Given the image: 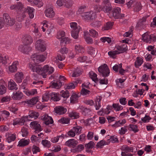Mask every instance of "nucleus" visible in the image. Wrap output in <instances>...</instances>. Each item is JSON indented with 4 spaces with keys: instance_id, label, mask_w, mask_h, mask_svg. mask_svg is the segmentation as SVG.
I'll use <instances>...</instances> for the list:
<instances>
[{
    "instance_id": "f257e3e1",
    "label": "nucleus",
    "mask_w": 156,
    "mask_h": 156,
    "mask_svg": "<svg viewBox=\"0 0 156 156\" xmlns=\"http://www.w3.org/2000/svg\"><path fill=\"white\" fill-rule=\"evenodd\" d=\"M29 67L33 72H36L41 75L44 78H46L47 74H52L54 71L53 67L48 65H45L42 68L38 65L30 63L29 64Z\"/></svg>"
},
{
    "instance_id": "f03ea898",
    "label": "nucleus",
    "mask_w": 156,
    "mask_h": 156,
    "mask_svg": "<svg viewBox=\"0 0 156 156\" xmlns=\"http://www.w3.org/2000/svg\"><path fill=\"white\" fill-rule=\"evenodd\" d=\"M9 8L11 10L14 9L18 11L17 19L19 21L23 20V18L26 17L27 10L21 3L19 2L16 5H11Z\"/></svg>"
},
{
    "instance_id": "7ed1b4c3",
    "label": "nucleus",
    "mask_w": 156,
    "mask_h": 156,
    "mask_svg": "<svg viewBox=\"0 0 156 156\" xmlns=\"http://www.w3.org/2000/svg\"><path fill=\"white\" fill-rule=\"evenodd\" d=\"M71 30V36L74 39H77L78 37V34L81 29L80 27L76 23L72 22L70 23Z\"/></svg>"
},
{
    "instance_id": "20e7f679",
    "label": "nucleus",
    "mask_w": 156,
    "mask_h": 156,
    "mask_svg": "<svg viewBox=\"0 0 156 156\" xmlns=\"http://www.w3.org/2000/svg\"><path fill=\"white\" fill-rule=\"evenodd\" d=\"M121 11V9L119 7L114 8L111 11L110 13H109L108 16L111 18H120L122 16L120 14Z\"/></svg>"
},
{
    "instance_id": "39448f33",
    "label": "nucleus",
    "mask_w": 156,
    "mask_h": 156,
    "mask_svg": "<svg viewBox=\"0 0 156 156\" xmlns=\"http://www.w3.org/2000/svg\"><path fill=\"white\" fill-rule=\"evenodd\" d=\"M31 58L34 62L38 64L44 61L46 58V57L43 55L35 54L33 55Z\"/></svg>"
},
{
    "instance_id": "423d86ee",
    "label": "nucleus",
    "mask_w": 156,
    "mask_h": 156,
    "mask_svg": "<svg viewBox=\"0 0 156 156\" xmlns=\"http://www.w3.org/2000/svg\"><path fill=\"white\" fill-rule=\"evenodd\" d=\"M98 71L103 76H108L110 73L109 70L105 64L100 66L98 68Z\"/></svg>"
},
{
    "instance_id": "0eeeda50",
    "label": "nucleus",
    "mask_w": 156,
    "mask_h": 156,
    "mask_svg": "<svg viewBox=\"0 0 156 156\" xmlns=\"http://www.w3.org/2000/svg\"><path fill=\"white\" fill-rule=\"evenodd\" d=\"M81 16L84 20H93L95 18V13H93L92 11L83 12L81 13Z\"/></svg>"
},
{
    "instance_id": "6e6552de",
    "label": "nucleus",
    "mask_w": 156,
    "mask_h": 156,
    "mask_svg": "<svg viewBox=\"0 0 156 156\" xmlns=\"http://www.w3.org/2000/svg\"><path fill=\"white\" fill-rule=\"evenodd\" d=\"M3 18L7 25L11 26L14 24L15 22V19L10 18L8 14L4 13L3 15Z\"/></svg>"
},
{
    "instance_id": "1a4fd4ad",
    "label": "nucleus",
    "mask_w": 156,
    "mask_h": 156,
    "mask_svg": "<svg viewBox=\"0 0 156 156\" xmlns=\"http://www.w3.org/2000/svg\"><path fill=\"white\" fill-rule=\"evenodd\" d=\"M35 47L36 49L41 51H44L46 49L44 42L43 41L39 39L35 43Z\"/></svg>"
},
{
    "instance_id": "9d476101",
    "label": "nucleus",
    "mask_w": 156,
    "mask_h": 156,
    "mask_svg": "<svg viewBox=\"0 0 156 156\" xmlns=\"http://www.w3.org/2000/svg\"><path fill=\"white\" fill-rule=\"evenodd\" d=\"M41 119L44 121L45 124L46 125L52 124L53 122V120L50 116L48 115L45 114L41 117Z\"/></svg>"
},
{
    "instance_id": "9b49d317",
    "label": "nucleus",
    "mask_w": 156,
    "mask_h": 156,
    "mask_svg": "<svg viewBox=\"0 0 156 156\" xmlns=\"http://www.w3.org/2000/svg\"><path fill=\"white\" fill-rule=\"evenodd\" d=\"M46 16L49 18H53L55 15V12L52 7L47 8L44 11Z\"/></svg>"
},
{
    "instance_id": "f8f14e48",
    "label": "nucleus",
    "mask_w": 156,
    "mask_h": 156,
    "mask_svg": "<svg viewBox=\"0 0 156 156\" xmlns=\"http://www.w3.org/2000/svg\"><path fill=\"white\" fill-rule=\"evenodd\" d=\"M120 149L121 151H122V152H125L126 153L127 152L135 153L136 151V149H135L133 147H130L126 145L122 146Z\"/></svg>"
},
{
    "instance_id": "ddd939ff",
    "label": "nucleus",
    "mask_w": 156,
    "mask_h": 156,
    "mask_svg": "<svg viewBox=\"0 0 156 156\" xmlns=\"http://www.w3.org/2000/svg\"><path fill=\"white\" fill-rule=\"evenodd\" d=\"M115 49L120 54L128 50V48L127 44H126L120 45H116L115 46Z\"/></svg>"
},
{
    "instance_id": "4468645a",
    "label": "nucleus",
    "mask_w": 156,
    "mask_h": 156,
    "mask_svg": "<svg viewBox=\"0 0 156 156\" xmlns=\"http://www.w3.org/2000/svg\"><path fill=\"white\" fill-rule=\"evenodd\" d=\"M54 111L56 114L61 115L65 114L66 112L67 109L63 107L59 106H56L54 108Z\"/></svg>"
},
{
    "instance_id": "2eb2a0df",
    "label": "nucleus",
    "mask_w": 156,
    "mask_h": 156,
    "mask_svg": "<svg viewBox=\"0 0 156 156\" xmlns=\"http://www.w3.org/2000/svg\"><path fill=\"white\" fill-rule=\"evenodd\" d=\"M18 49L21 52L27 54L31 51V48L30 46L26 44L20 46Z\"/></svg>"
},
{
    "instance_id": "dca6fc26",
    "label": "nucleus",
    "mask_w": 156,
    "mask_h": 156,
    "mask_svg": "<svg viewBox=\"0 0 156 156\" xmlns=\"http://www.w3.org/2000/svg\"><path fill=\"white\" fill-rule=\"evenodd\" d=\"M146 24V18L144 17L139 20L136 24V27L139 29H141L144 28Z\"/></svg>"
},
{
    "instance_id": "f3484780",
    "label": "nucleus",
    "mask_w": 156,
    "mask_h": 156,
    "mask_svg": "<svg viewBox=\"0 0 156 156\" xmlns=\"http://www.w3.org/2000/svg\"><path fill=\"white\" fill-rule=\"evenodd\" d=\"M80 97V95L79 94H76L73 92L70 98L71 103L72 104L76 103L77 102L79 98Z\"/></svg>"
},
{
    "instance_id": "a211bd4d",
    "label": "nucleus",
    "mask_w": 156,
    "mask_h": 156,
    "mask_svg": "<svg viewBox=\"0 0 156 156\" xmlns=\"http://www.w3.org/2000/svg\"><path fill=\"white\" fill-rule=\"evenodd\" d=\"M19 65V62L17 61H16L13 62L12 64L9 67V69L11 73H14L17 70V66Z\"/></svg>"
},
{
    "instance_id": "6ab92c4d",
    "label": "nucleus",
    "mask_w": 156,
    "mask_h": 156,
    "mask_svg": "<svg viewBox=\"0 0 156 156\" xmlns=\"http://www.w3.org/2000/svg\"><path fill=\"white\" fill-rule=\"evenodd\" d=\"M16 134L15 133H6V141L9 143L13 141L16 139Z\"/></svg>"
},
{
    "instance_id": "aec40b11",
    "label": "nucleus",
    "mask_w": 156,
    "mask_h": 156,
    "mask_svg": "<svg viewBox=\"0 0 156 156\" xmlns=\"http://www.w3.org/2000/svg\"><path fill=\"white\" fill-rule=\"evenodd\" d=\"M77 141L74 139H70L65 143V144L71 147H74L78 144Z\"/></svg>"
},
{
    "instance_id": "412c9836",
    "label": "nucleus",
    "mask_w": 156,
    "mask_h": 156,
    "mask_svg": "<svg viewBox=\"0 0 156 156\" xmlns=\"http://www.w3.org/2000/svg\"><path fill=\"white\" fill-rule=\"evenodd\" d=\"M8 88L9 90H15L18 89L17 86L12 80H10L8 83Z\"/></svg>"
},
{
    "instance_id": "4be33fe9",
    "label": "nucleus",
    "mask_w": 156,
    "mask_h": 156,
    "mask_svg": "<svg viewBox=\"0 0 156 156\" xmlns=\"http://www.w3.org/2000/svg\"><path fill=\"white\" fill-rule=\"evenodd\" d=\"M39 114L38 113L30 111L29 112V115L28 116H26L28 117V120L29 121L31 120V119L33 118L34 119H36L39 116Z\"/></svg>"
},
{
    "instance_id": "5701e85b",
    "label": "nucleus",
    "mask_w": 156,
    "mask_h": 156,
    "mask_svg": "<svg viewBox=\"0 0 156 156\" xmlns=\"http://www.w3.org/2000/svg\"><path fill=\"white\" fill-rule=\"evenodd\" d=\"M151 34H150L149 33L146 32L144 33L142 36V40L144 41L150 43L151 41Z\"/></svg>"
},
{
    "instance_id": "b1692460",
    "label": "nucleus",
    "mask_w": 156,
    "mask_h": 156,
    "mask_svg": "<svg viewBox=\"0 0 156 156\" xmlns=\"http://www.w3.org/2000/svg\"><path fill=\"white\" fill-rule=\"evenodd\" d=\"M30 125L33 127L36 131H41L42 130L40 125L37 121L32 122L30 123Z\"/></svg>"
},
{
    "instance_id": "393cba45",
    "label": "nucleus",
    "mask_w": 156,
    "mask_h": 156,
    "mask_svg": "<svg viewBox=\"0 0 156 156\" xmlns=\"http://www.w3.org/2000/svg\"><path fill=\"white\" fill-rule=\"evenodd\" d=\"M23 42L26 45L31 44L33 42V39L32 37L30 35H26L23 38Z\"/></svg>"
},
{
    "instance_id": "a878e982",
    "label": "nucleus",
    "mask_w": 156,
    "mask_h": 156,
    "mask_svg": "<svg viewBox=\"0 0 156 156\" xmlns=\"http://www.w3.org/2000/svg\"><path fill=\"white\" fill-rule=\"evenodd\" d=\"M23 97L22 93L19 91L13 92L12 95V98L15 100L20 99Z\"/></svg>"
},
{
    "instance_id": "bb28decb",
    "label": "nucleus",
    "mask_w": 156,
    "mask_h": 156,
    "mask_svg": "<svg viewBox=\"0 0 156 156\" xmlns=\"http://www.w3.org/2000/svg\"><path fill=\"white\" fill-rule=\"evenodd\" d=\"M27 1L32 5H35L39 7H41L43 5V3L40 0H27Z\"/></svg>"
},
{
    "instance_id": "cd10ccee",
    "label": "nucleus",
    "mask_w": 156,
    "mask_h": 156,
    "mask_svg": "<svg viewBox=\"0 0 156 156\" xmlns=\"http://www.w3.org/2000/svg\"><path fill=\"white\" fill-rule=\"evenodd\" d=\"M24 93L28 96H32L37 94L36 89H32L30 90H26L23 91Z\"/></svg>"
},
{
    "instance_id": "c85d7f7f",
    "label": "nucleus",
    "mask_w": 156,
    "mask_h": 156,
    "mask_svg": "<svg viewBox=\"0 0 156 156\" xmlns=\"http://www.w3.org/2000/svg\"><path fill=\"white\" fill-rule=\"evenodd\" d=\"M126 122V121L125 119H120L118 121L115 122V123L112 125V126L115 127H120L123 125Z\"/></svg>"
},
{
    "instance_id": "c756f323",
    "label": "nucleus",
    "mask_w": 156,
    "mask_h": 156,
    "mask_svg": "<svg viewBox=\"0 0 156 156\" xmlns=\"http://www.w3.org/2000/svg\"><path fill=\"white\" fill-rule=\"evenodd\" d=\"M87 51L89 54L92 56H95L97 53V51L96 50L95 48L91 46L87 47Z\"/></svg>"
},
{
    "instance_id": "7c9ffc66",
    "label": "nucleus",
    "mask_w": 156,
    "mask_h": 156,
    "mask_svg": "<svg viewBox=\"0 0 156 156\" xmlns=\"http://www.w3.org/2000/svg\"><path fill=\"white\" fill-rule=\"evenodd\" d=\"M38 101V97H36L32 98L31 99L27 101L26 103L28 105L31 106L36 104Z\"/></svg>"
},
{
    "instance_id": "2f4dec72",
    "label": "nucleus",
    "mask_w": 156,
    "mask_h": 156,
    "mask_svg": "<svg viewBox=\"0 0 156 156\" xmlns=\"http://www.w3.org/2000/svg\"><path fill=\"white\" fill-rule=\"evenodd\" d=\"M23 79V74L22 73H18L15 75V80L17 83H20Z\"/></svg>"
},
{
    "instance_id": "473e14b6",
    "label": "nucleus",
    "mask_w": 156,
    "mask_h": 156,
    "mask_svg": "<svg viewBox=\"0 0 156 156\" xmlns=\"http://www.w3.org/2000/svg\"><path fill=\"white\" fill-rule=\"evenodd\" d=\"M102 10L104 12L108 14L110 13L112 10V6L111 5L103 6Z\"/></svg>"
},
{
    "instance_id": "72a5a7b5",
    "label": "nucleus",
    "mask_w": 156,
    "mask_h": 156,
    "mask_svg": "<svg viewBox=\"0 0 156 156\" xmlns=\"http://www.w3.org/2000/svg\"><path fill=\"white\" fill-rule=\"evenodd\" d=\"M102 98L101 96H98L96 97L95 99L96 105H95L96 110L99 109L101 107V101Z\"/></svg>"
},
{
    "instance_id": "f704fd0d",
    "label": "nucleus",
    "mask_w": 156,
    "mask_h": 156,
    "mask_svg": "<svg viewBox=\"0 0 156 156\" xmlns=\"http://www.w3.org/2000/svg\"><path fill=\"white\" fill-rule=\"evenodd\" d=\"M29 140L21 139L19 142L18 146L20 147H24L28 145L29 143Z\"/></svg>"
},
{
    "instance_id": "c9c22d12",
    "label": "nucleus",
    "mask_w": 156,
    "mask_h": 156,
    "mask_svg": "<svg viewBox=\"0 0 156 156\" xmlns=\"http://www.w3.org/2000/svg\"><path fill=\"white\" fill-rule=\"evenodd\" d=\"M75 50L77 53H82L84 51L83 48L79 44H77L75 46Z\"/></svg>"
},
{
    "instance_id": "e433bc0d",
    "label": "nucleus",
    "mask_w": 156,
    "mask_h": 156,
    "mask_svg": "<svg viewBox=\"0 0 156 156\" xmlns=\"http://www.w3.org/2000/svg\"><path fill=\"white\" fill-rule=\"evenodd\" d=\"M50 97L52 100L55 101H58L60 99L59 94L52 92L50 94Z\"/></svg>"
},
{
    "instance_id": "4c0bfd02",
    "label": "nucleus",
    "mask_w": 156,
    "mask_h": 156,
    "mask_svg": "<svg viewBox=\"0 0 156 156\" xmlns=\"http://www.w3.org/2000/svg\"><path fill=\"white\" fill-rule=\"evenodd\" d=\"M27 10L29 12V15L30 18L32 19L34 17L35 9L32 7H28Z\"/></svg>"
},
{
    "instance_id": "58836bf2",
    "label": "nucleus",
    "mask_w": 156,
    "mask_h": 156,
    "mask_svg": "<svg viewBox=\"0 0 156 156\" xmlns=\"http://www.w3.org/2000/svg\"><path fill=\"white\" fill-rule=\"evenodd\" d=\"M141 4L139 2H136L133 5V10L135 12H139L141 9Z\"/></svg>"
},
{
    "instance_id": "ea45409f",
    "label": "nucleus",
    "mask_w": 156,
    "mask_h": 156,
    "mask_svg": "<svg viewBox=\"0 0 156 156\" xmlns=\"http://www.w3.org/2000/svg\"><path fill=\"white\" fill-rule=\"evenodd\" d=\"M8 56H2L0 55V64L5 65L7 63V60H9Z\"/></svg>"
},
{
    "instance_id": "a19ab883",
    "label": "nucleus",
    "mask_w": 156,
    "mask_h": 156,
    "mask_svg": "<svg viewBox=\"0 0 156 156\" xmlns=\"http://www.w3.org/2000/svg\"><path fill=\"white\" fill-rule=\"evenodd\" d=\"M143 62V60L141 58L137 57L135 62V66L136 67H138L142 65Z\"/></svg>"
},
{
    "instance_id": "79ce46f5",
    "label": "nucleus",
    "mask_w": 156,
    "mask_h": 156,
    "mask_svg": "<svg viewBox=\"0 0 156 156\" xmlns=\"http://www.w3.org/2000/svg\"><path fill=\"white\" fill-rule=\"evenodd\" d=\"M81 74V71L78 68H77L74 70L72 76L73 77H76L80 76Z\"/></svg>"
},
{
    "instance_id": "37998d69",
    "label": "nucleus",
    "mask_w": 156,
    "mask_h": 156,
    "mask_svg": "<svg viewBox=\"0 0 156 156\" xmlns=\"http://www.w3.org/2000/svg\"><path fill=\"white\" fill-rule=\"evenodd\" d=\"M69 115L73 119H77L79 117V113L73 111L69 112Z\"/></svg>"
},
{
    "instance_id": "c03bdc74",
    "label": "nucleus",
    "mask_w": 156,
    "mask_h": 156,
    "mask_svg": "<svg viewBox=\"0 0 156 156\" xmlns=\"http://www.w3.org/2000/svg\"><path fill=\"white\" fill-rule=\"evenodd\" d=\"M89 76L92 80L96 82L98 80V78L97 77V75L93 71H91L89 73Z\"/></svg>"
},
{
    "instance_id": "a18cd8bd",
    "label": "nucleus",
    "mask_w": 156,
    "mask_h": 156,
    "mask_svg": "<svg viewBox=\"0 0 156 156\" xmlns=\"http://www.w3.org/2000/svg\"><path fill=\"white\" fill-rule=\"evenodd\" d=\"M82 129V128L80 126H76L72 128L73 130L77 135H79L81 133Z\"/></svg>"
},
{
    "instance_id": "49530a36",
    "label": "nucleus",
    "mask_w": 156,
    "mask_h": 156,
    "mask_svg": "<svg viewBox=\"0 0 156 156\" xmlns=\"http://www.w3.org/2000/svg\"><path fill=\"white\" fill-rule=\"evenodd\" d=\"M128 126H125L121 127L119 130V133L122 135L125 134L128 131Z\"/></svg>"
},
{
    "instance_id": "de8ad7c7",
    "label": "nucleus",
    "mask_w": 156,
    "mask_h": 156,
    "mask_svg": "<svg viewBox=\"0 0 156 156\" xmlns=\"http://www.w3.org/2000/svg\"><path fill=\"white\" fill-rule=\"evenodd\" d=\"M62 85L61 82H59V83L51 82V86L52 88L58 89Z\"/></svg>"
},
{
    "instance_id": "09e8293b",
    "label": "nucleus",
    "mask_w": 156,
    "mask_h": 156,
    "mask_svg": "<svg viewBox=\"0 0 156 156\" xmlns=\"http://www.w3.org/2000/svg\"><path fill=\"white\" fill-rule=\"evenodd\" d=\"M76 83L75 82H73L72 83H69L65 85V87L67 89H74L75 87V85Z\"/></svg>"
},
{
    "instance_id": "8fccbe9b",
    "label": "nucleus",
    "mask_w": 156,
    "mask_h": 156,
    "mask_svg": "<svg viewBox=\"0 0 156 156\" xmlns=\"http://www.w3.org/2000/svg\"><path fill=\"white\" fill-rule=\"evenodd\" d=\"M84 148V147L83 145L79 144L76 147L72 150L73 152H80L82 151Z\"/></svg>"
},
{
    "instance_id": "3c124183",
    "label": "nucleus",
    "mask_w": 156,
    "mask_h": 156,
    "mask_svg": "<svg viewBox=\"0 0 156 156\" xmlns=\"http://www.w3.org/2000/svg\"><path fill=\"white\" fill-rule=\"evenodd\" d=\"M70 119L69 118L63 117L58 120L60 123L62 124H68L69 123Z\"/></svg>"
},
{
    "instance_id": "603ef678",
    "label": "nucleus",
    "mask_w": 156,
    "mask_h": 156,
    "mask_svg": "<svg viewBox=\"0 0 156 156\" xmlns=\"http://www.w3.org/2000/svg\"><path fill=\"white\" fill-rule=\"evenodd\" d=\"M65 35V32L62 30L59 31L57 33V38L59 39L62 40L63 39Z\"/></svg>"
},
{
    "instance_id": "864d4df0",
    "label": "nucleus",
    "mask_w": 156,
    "mask_h": 156,
    "mask_svg": "<svg viewBox=\"0 0 156 156\" xmlns=\"http://www.w3.org/2000/svg\"><path fill=\"white\" fill-rule=\"evenodd\" d=\"M108 55L112 58H115L116 55L119 54V52L116 49L114 51H109L108 52Z\"/></svg>"
},
{
    "instance_id": "5fc2aeb1",
    "label": "nucleus",
    "mask_w": 156,
    "mask_h": 156,
    "mask_svg": "<svg viewBox=\"0 0 156 156\" xmlns=\"http://www.w3.org/2000/svg\"><path fill=\"white\" fill-rule=\"evenodd\" d=\"M112 106L114 109L116 111L122 110L123 109V107L119 104H113Z\"/></svg>"
},
{
    "instance_id": "6e6d98bb",
    "label": "nucleus",
    "mask_w": 156,
    "mask_h": 156,
    "mask_svg": "<svg viewBox=\"0 0 156 156\" xmlns=\"http://www.w3.org/2000/svg\"><path fill=\"white\" fill-rule=\"evenodd\" d=\"M130 130L133 131L134 133L137 132L139 130L138 129V127L136 125L130 124L129 126Z\"/></svg>"
},
{
    "instance_id": "4d7b16f0",
    "label": "nucleus",
    "mask_w": 156,
    "mask_h": 156,
    "mask_svg": "<svg viewBox=\"0 0 156 156\" xmlns=\"http://www.w3.org/2000/svg\"><path fill=\"white\" fill-rule=\"evenodd\" d=\"M94 10L92 11L93 13H95V17H96V14L98 12H99L101 9V7L99 5H95L94 6Z\"/></svg>"
},
{
    "instance_id": "13d9d810",
    "label": "nucleus",
    "mask_w": 156,
    "mask_h": 156,
    "mask_svg": "<svg viewBox=\"0 0 156 156\" xmlns=\"http://www.w3.org/2000/svg\"><path fill=\"white\" fill-rule=\"evenodd\" d=\"M50 98V94H49L48 93H46L42 96V101H47Z\"/></svg>"
},
{
    "instance_id": "bf43d9fd",
    "label": "nucleus",
    "mask_w": 156,
    "mask_h": 156,
    "mask_svg": "<svg viewBox=\"0 0 156 156\" xmlns=\"http://www.w3.org/2000/svg\"><path fill=\"white\" fill-rule=\"evenodd\" d=\"M64 5L67 8L70 7L73 4V2L72 0H64Z\"/></svg>"
},
{
    "instance_id": "052dcab7",
    "label": "nucleus",
    "mask_w": 156,
    "mask_h": 156,
    "mask_svg": "<svg viewBox=\"0 0 156 156\" xmlns=\"http://www.w3.org/2000/svg\"><path fill=\"white\" fill-rule=\"evenodd\" d=\"M41 143L44 147H49L51 146L50 142L46 139L42 140Z\"/></svg>"
},
{
    "instance_id": "680f3d73",
    "label": "nucleus",
    "mask_w": 156,
    "mask_h": 156,
    "mask_svg": "<svg viewBox=\"0 0 156 156\" xmlns=\"http://www.w3.org/2000/svg\"><path fill=\"white\" fill-rule=\"evenodd\" d=\"M108 144V143L106 142L103 140H101L97 143V147H98L101 148L103 146Z\"/></svg>"
},
{
    "instance_id": "e2e57ef3",
    "label": "nucleus",
    "mask_w": 156,
    "mask_h": 156,
    "mask_svg": "<svg viewBox=\"0 0 156 156\" xmlns=\"http://www.w3.org/2000/svg\"><path fill=\"white\" fill-rule=\"evenodd\" d=\"M28 120V117L26 116L23 117L21 119H19V124L21 125H23L25 122Z\"/></svg>"
},
{
    "instance_id": "0e129e2a",
    "label": "nucleus",
    "mask_w": 156,
    "mask_h": 156,
    "mask_svg": "<svg viewBox=\"0 0 156 156\" xmlns=\"http://www.w3.org/2000/svg\"><path fill=\"white\" fill-rule=\"evenodd\" d=\"M91 112V110L87 108H84L83 110L82 111V113L84 115H90Z\"/></svg>"
},
{
    "instance_id": "69168bd1",
    "label": "nucleus",
    "mask_w": 156,
    "mask_h": 156,
    "mask_svg": "<svg viewBox=\"0 0 156 156\" xmlns=\"http://www.w3.org/2000/svg\"><path fill=\"white\" fill-rule=\"evenodd\" d=\"M112 23L110 22H107L105 25V26L103 28V30H109L112 27Z\"/></svg>"
},
{
    "instance_id": "338daca9",
    "label": "nucleus",
    "mask_w": 156,
    "mask_h": 156,
    "mask_svg": "<svg viewBox=\"0 0 156 156\" xmlns=\"http://www.w3.org/2000/svg\"><path fill=\"white\" fill-rule=\"evenodd\" d=\"M10 96H7L3 97L1 99V101L2 103H6L9 102L11 100Z\"/></svg>"
},
{
    "instance_id": "774afa93",
    "label": "nucleus",
    "mask_w": 156,
    "mask_h": 156,
    "mask_svg": "<svg viewBox=\"0 0 156 156\" xmlns=\"http://www.w3.org/2000/svg\"><path fill=\"white\" fill-rule=\"evenodd\" d=\"M95 144L93 141H90L85 145V147L88 149L92 148L94 146Z\"/></svg>"
}]
</instances>
